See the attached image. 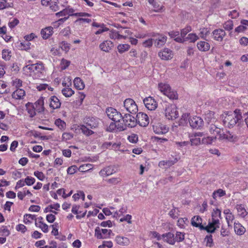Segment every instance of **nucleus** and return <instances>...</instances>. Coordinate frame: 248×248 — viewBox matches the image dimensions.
<instances>
[{
	"mask_svg": "<svg viewBox=\"0 0 248 248\" xmlns=\"http://www.w3.org/2000/svg\"><path fill=\"white\" fill-rule=\"evenodd\" d=\"M248 114V97H242L240 99L239 108L233 112H228L222 116V121L225 126L232 128L239 124L242 120V114Z\"/></svg>",
	"mask_w": 248,
	"mask_h": 248,
	"instance_id": "obj_1",
	"label": "nucleus"
},
{
	"mask_svg": "<svg viewBox=\"0 0 248 248\" xmlns=\"http://www.w3.org/2000/svg\"><path fill=\"white\" fill-rule=\"evenodd\" d=\"M22 71L25 75L37 79L45 75L46 68L42 62H39L26 65L23 67Z\"/></svg>",
	"mask_w": 248,
	"mask_h": 248,
	"instance_id": "obj_2",
	"label": "nucleus"
},
{
	"mask_svg": "<svg viewBox=\"0 0 248 248\" xmlns=\"http://www.w3.org/2000/svg\"><path fill=\"white\" fill-rule=\"evenodd\" d=\"M159 91L170 99H177L178 94L176 91L170 88L169 84L166 83H160L158 85Z\"/></svg>",
	"mask_w": 248,
	"mask_h": 248,
	"instance_id": "obj_3",
	"label": "nucleus"
},
{
	"mask_svg": "<svg viewBox=\"0 0 248 248\" xmlns=\"http://www.w3.org/2000/svg\"><path fill=\"white\" fill-rule=\"evenodd\" d=\"M165 115L168 120H173L178 117L179 113L177 107L174 104H166L165 109Z\"/></svg>",
	"mask_w": 248,
	"mask_h": 248,
	"instance_id": "obj_4",
	"label": "nucleus"
},
{
	"mask_svg": "<svg viewBox=\"0 0 248 248\" xmlns=\"http://www.w3.org/2000/svg\"><path fill=\"white\" fill-rule=\"evenodd\" d=\"M106 113L109 119L116 123H120L123 118L122 114L113 108H107Z\"/></svg>",
	"mask_w": 248,
	"mask_h": 248,
	"instance_id": "obj_5",
	"label": "nucleus"
},
{
	"mask_svg": "<svg viewBox=\"0 0 248 248\" xmlns=\"http://www.w3.org/2000/svg\"><path fill=\"white\" fill-rule=\"evenodd\" d=\"M124 107L127 112L131 114H136L138 110L137 104L131 98H127L124 101Z\"/></svg>",
	"mask_w": 248,
	"mask_h": 248,
	"instance_id": "obj_6",
	"label": "nucleus"
},
{
	"mask_svg": "<svg viewBox=\"0 0 248 248\" xmlns=\"http://www.w3.org/2000/svg\"><path fill=\"white\" fill-rule=\"evenodd\" d=\"M123 124L124 125L125 129L126 127H133L137 124V118L130 114H125L122 118Z\"/></svg>",
	"mask_w": 248,
	"mask_h": 248,
	"instance_id": "obj_7",
	"label": "nucleus"
},
{
	"mask_svg": "<svg viewBox=\"0 0 248 248\" xmlns=\"http://www.w3.org/2000/svg\"><path fill=\"white\" fill-rule=\"evenodd\" d=\"M204 136V133L201 132H195L189 135L190 143L191 146H198L202 144V138Z\"/></svg>",
	"mask_w": 248,
	"mask_h": 248,
	"instance_id": "obj_8",
	"label": "nucleus"
},
{
	"mask_svg": "<svg viewBox=\"0 0 248 248\" xmlns=\"http://www.w3.org/2000/svg\"><path fill=\"white\" fill-rule=\"evenodd\" d=\"M111 232L110 230L100 229L97 227L95 229L94 236L98 239H106L109 237Z\"/></svg>",
	"mask_w": 248,
	"mask_h": 248,
	"instance_id": "obj_9",
	"label": "nucleus"
},
{
	"mask_svg": "<svg viewBox=\"0 0 248 248\" xmlns=\"http://www.w3.org/2000/svg\"><path fill=\"white\" fill-rule=\"evenodd\" d=\"M218 136V137L217 138V139L220 141L232 142L235 141L236 139V137L235 136L228 131L225 132H221L220 131Z\"/></svg>",
	"mask_w": 248,
	"mask_h": 248,
	"instance_id": "obj_10",
	"label": "nucleus"
},
{
	"mask_svg": "<svg viewBox=\"0 0 248 248\" xmlns=\"http://www.w3.org/2000/svg\"><path fill=\"white\" fill-rule=\"evenodd\" d=\"M220 224L219 220L211 218L209 220L208 224L204 227V230H206L208 232L213 233L219 228Z\"/></svg>",
	"mask_w": 248,
	"mask_h": 248,
	"instance_id": "obj_11",
	"label": "nucleus"
},
{
	"mask_svg": "<svg viewBox=\"0 0 248 248\" xmlns=\"http://www.w3.org/2000/svg\"><path fill=\"white\" fill-rule=\"evenodd\" d=\"M137 122L140 125L145 127L149 124V118L148 115L142 112H139L136 116Z\"/></svg>",
	"mask_w": 248,
	"mask_h": 248,
	"instance_id": "obj_12",
	"label": "nucleus"
},
{
	"mask_svg": "<svg viewBox=\"0 0 248 248\" xmlns=\"http://www.w3.org/2000/svg\"><path fill=\"white\" fill-rule=\"evenodd\" d=\"M190 126L193 128L200 129L203 125V120L200 117L194 116L189 120Z\"/></svg>",
	"mask_w": 248,
	"mask_h": 248,
	"instance_id": "obj_13",
	"label": "nucleus"
},
{
	"mask_svg": "<svg viewBox=\"0 0 248 248\" xmlns=\"http://www.w3.org/2000/svg\"><path fill=\"white\" fill-rule=\"evenodd\" d=\"M58 0H42L41 4L45 6H49L50 9L55 12L59 10Z\"/></svg>",
	"mask_w": 248,
	"mask_h": 248,
	"instance_id": "obj_14",
	"label": "nucleus"
},
{
	"mask_svg": "<svg viewBox=\"0 0 248 248\" xmlns=\"http://www.w3.org/2000/svg\"><path fill=\"white\" fill-rule=\"evenodd\" d=\"M143 103L146 108L150 110H155L157 107V103L156 101L150 96L145 98L143 100Z\"/></svg>",
	"mask_w": 248,
	"mask_h": 248,
	"instance_id": "obj_15",
	"label": "nucleus"
},
{
	"mask_svg": "<svg viewBox=\"0 0 248 248\" xmlns=\"http://www.w3.org/2000/svg\"><path fill=\"white\" fill-rule=\"evenodd\" d=\"M153 130L157 134H165L169 131V127L162 123H157L153 125Z\"/></svg>",
	"mask_w": 248,
	"mask_h": 248,
	"instance_id": "obj_16",
	"label": "nucleus"
},
{
	"mask_svg": "<svg viewBox=\"0 0 248 248\" xmlns=\"http://www.w3.org/2000/svg\"><path fill=\"white\" fill-rule=\"evenodd\" d=\"M124 130V125L121 122L117 124L111 122L107 128V131L108 132L122 131Z\"/></svg>",
	"mask_w": 248,
	"mask_h": 248,
	"instance_id": "obj_17",
	"label": "nucleus"
},
{
	"mask_svg": "<svg viewBox=\"0 0 248 248\" xmlns=\"http://www.w3.org/2000/svg\"><path fill=\"white\" fill-rule=\"evenodd\" d=\"M116 172L115 167L112 166H107L102 169L99 172V174L102 177H106L111 175Z\"/></svg>",
	"mask_w": 248,
	"mask_h": 248,
	"instance_id": "obj_18",
	"label": "nucleus"
},
{
	"mask_svg": "<svg viewBox=\"0 0 248 248\" xmlns=\"http://www.w3.org/2000/svg\"><path fill=\"white\" fill-rule=\"evenodd\" d=\"M159 57L163 60H169L173 57V53L168 48H164L158 52Z\"/></svg>",
	"mask_w": 248,
	"mask_h": 248,
	"instance_id": "obj_19",
	"label": "nucleus"
},
{
	"mask_svg": "<svg viewBox=\"0 0 248 248\" xmlns=\"http://www.w3.org/2000/svg\"><path fill=\"white\" fill-rule=\"evenodd\" d=\"M228 227H232L233 221L234 219V216L229 209H225L223 211Z\"/></svg>",
	"mask_w": 248,
	"mask_h": 248,
	"instance_id": "obj_20",
	"label": "nucleus"
},
{
	"mask_svg": "<svg viewBox=\"0 0 248 248\" xmlns=\"http://www.w3.org/2000/svg\"><path fill=\"white\" fill-rule=\"evenodd\" d=\"M43 218L39 217L37 218L35 221V225L36 227L40 228L45 233H47L48 232V227L47 224L45 223L43 221Z\"/></svg>",
	"mask_w": 248,
	"mask_h": 248,
	"instance_id": "obj_21",
	"label": "nucleus"
},
{
	"mask_svg": "<svg viewBox=\"0 0 248 248\" xmlns=\"http://www.w3.org/2000/svg\"><path fill=\"white\" fill-rule=\"evenodd\" d=\"M87 126L91 129L97 127L99 124V119L94 117H88L85 120Z\"/></svg>",
	"mask_w": 248,
	"mask_h": 248,
	"instance_id": "obj_22",
	"label": "nucleus"
},
{
	"mask_svg": "<svg viewBox=\"0 0 248 248\" xmlns=\"http://www.w3.org/2000/svg\"><path fill=\"white\" fill-rule=\"evenodd\" d=\"M214 39L217 41H221L226 35L225 31L221 29H216L213 32Z\"/></svg>",
	"mask_w": 248,
	"mask_h": 248,
	"instance_id": "obj_23",
	"label": "nucleus"
},
{
	"mask_svg": "<svg viewBox=\"0 0 248 248\" xmlns=\"http://www.w3.org/2000/svg\"><path fill=\"white\" fill-rule=\"evenodd\" d=\"M116 243L122 246H127L130 243L129 239L122 235H117L115 238Z\"/></svg>",
	"mask_w": 248,
	"mask_h": 248,
	"instance_id": "obj_24",
	"label": "nucleus"
},
{
	"mask_svg": "<svg viewBox=\"0 0 248 248\" xmlns=\"http://www.w3.org/2000/svg\"><path fill=\"white\" fill-rule=\"evenodd\" d=\"M53 28L51 26L46 27L41 31V35L43 39L49 38L53 33Z\"/></svg>",
	"mask_w": 248,
	"mask_h": 248,
	"instance_id": "obj_25",
	"label": "nucleus"
},
{
	"mask_svg": "<svg viewBox=\"0 0 248 248\" xmlns=\"http://www.w3.org/2000/svg\"><path fill=\"white\" fill-rule=\"evenodd\" d=\"M113 43L109 40H105L99 45L100 49L104 52H108L113 47Z\"/></svg>",
	"mask_w": 248,
	"mask_h": 248,
	"instance_id": "obj_26",
	"label": "nucleus"
},
{
	"mask_svg": "<svg viewBox=\"0 0 248 248\" xmlns=\"http://www.w3.org/2000/svg\"><path fill=\"white\" fill-rule=\"evenodd\" d=\"M49 106L52 109H57L60 108L61 102L60 99L56 96H51L49 99Z\"/></svg>",
	"mask_w": 248,
	"mask_h": 248,
	"instance_id": "obj_27",
	"label": "nucleus"
},
{
	"mask_svg": "<svg viewBox=\"0 0 248 248\" xmlns=\"http://www.w3.org/2000/svg\"><path fill=\"white\" fill-rule=\"evenodd\" d=\"M202 218L199 216H196L191 219V224L193 226L199 228L200 230H204V227L202 225Z\"/></svg>",
	"mask_w": 248,
	"mask_h": 248,
	"instance_id": "obj_28",
	"label": "nucleus"
},
{
	"mask_svg": "<svg viewBox=\"0 0 248 248\" xmlns=\"http://www.w3.org/2000/svg\"><path fill=\"white\" fill-rule=\"evenodd\" d=\"M217 139V136H205L204 134L202 139V144L207 145H211L215 142Z\"/></svg>",
	"mask_w": 248,
	"mask_h": 248,
	"instance_id": "obj_29",
	"label": "nucleus"
},
{
	"mask_svg": "<svg viewBox=\"0 0 248 248\" xmlns=\"http://www.w3.org/2000/svg\"><path fill=\"white\" fill-rule=\"evenodd\" d=\"M162 237L164 241L172 245H174L176 242L174 234L171 232L162 234Z\"/></svg>",
	"mask_w": 248,
	"mask_h": 248,
	"instance_id": "obj_30",
	"label": "nucleus"
},
{
	"mask_svg": "<svg viewBox=\"0 0 248 248\" xmlns=\"http://www.w3.org/2000/svg\"><path fill=\"white\" fill-rule=\"evenodd\" d=\"M26 110L31 117L35 116L39 111H36V108L33 105V103L28 102L26 104Z\"/></svg>",
	"mask_w": 248,
	"mask_h": 248,
	"instance_id": "obj_31",
	"label": "nucleus"
},
{
	"mask_svg": "<svg viewBox=\"0 0 248 248\" xmlns=\"http://www.w3.org/2000/svg\"><path fill=\"white\" fill-rule=\"evenodd\" d=\"M198 49L202 52H205L208 51L210 48V44L205 41H201L198 42L197 44Z\"/></svg>",
	"mask_w": 248,
	"mask_h": 248,
	"instance_id": "obj_32",
	"label": "nucleus"
},
{
	"mask_svg": "<svg viewBox=\"0 0 248 248\" xmlns=\"http://www.w3.org/2000/svg\"><path fill=\"white\" fill-rule=\"evenodd\" d=\"M33 106L36 108V111H39V113L44 110V101L43 97H40L34 103Z\"/></svg>",
	"mask_w": 248,
	"mask_h": 248,
	"instance_id": "obj_33",
	"label": "nucleus"
},
{
	"mask_svg": "<svg viewBox=\"0 0 248 248\" xmlns=\"http://www.w3.org/2000/svg\"><path fill=\"white\" fill-rule=\"evenodd\" d=\"M25 95V92L21 89H17L14 91L12 94V97L15 99L20 100L24 98Z\"/></svg>",
	"mask_w": 248,
	"mask_h": 248,
	"instance_id": "obj_34",
	"label": "nucleus"
},
{
	"mask_svg": "<svg viewBox=\"0 0 248 248\" xmlns=\"http://www.w3.org/2000/svg\"><path fill=\"white\" fill-rule=\"evenodd\" d=\"M234 230L235 233L238 235H241L246 232L245 228L239 222L234 223Z\"/></svg>",
	"mask_w": 248,
	"mask_h": 248,
	"instance_id": "obj_35",
	"label": "nucleus"
},
{
	"mask_svg": "<svg viewBox=\"0 0 248 248\" xmlns=\"http://www.w3.org/2000/svg\"><path fill=\"white\" fill-rule=\"evenodd\" d=\"M62 84L63 86L66 87V83L62 82ZM62 94L66 97H69L74 94V91L69 87H65L63 88L62 90Z\"/></svg>",
	"mask_w": 248,
	"mask_h": 248,
	"instance_id": "obj_36",
	"label": "nucleus"
},
{
	"mask_svg": "<svg viewBox=\"0 0 248 248\" xmlns=\"http://www.w3.org/2000/svg\"><path fill=\"white\" fill-rule=\"evenodd\" d=\"M36 219L35 215L28 214L24 215L23 222L26 224H31L33 220L36 221Z\"/></svg>",
	"mask_w": 248,
	"mask_h": 248,
	"instance_id": "obj_37",
	"label": "nucleus"
},
{
	"mask_svg": "<svg viewBox=\"0 0 248 248\" xmlns=\"http://www.w3.org/2000/svg\"><path fill=\"white\" fill-rule=\"evenodd\" d=\"M205 120L208 123L214 122L216 120L215 113L212 111L209 110L205 113Z\"/></svg>",
	"mask_w": 248,
	"mask_h": 248,
	"instance_id": "obj_38",
	"label": "nucleus"
},
{
	"mask_svg": "<svg viewBox=\"0 0 248 248\" xmlns=\"http://www.w3.org/2000/svg\"><path fill=\"white\" fill-rule=\"evenodd\" d=\"M74 84L75 88L79 90H83L85 87L84 82L79 78H76L74 79Z\"/></svg>",
	"mask_w": 248,
	"mask_h": 248,
	"instance_id": "obj_39",
	"label": "nucleus"
},
{
	"mask_svg": "<svg viewBox=\"0 0 248 248\" xmlns=\"http://www.w3.org/2000/svg\"><path fill=\"white\" fill-rule=\"evenodd\" d=\"M166 40V37L158 34L155 41V44L157 47H160L165 43Z\"/></svg>",
	"mask_w": 248,
	"mask_h": 248,
	"instance_id": "obj_40",
	"label": "nucleus"
},
{
	"mask_svg": "<svg viewBox=\"0 0 248 248\" xmlns=\"http://www.w3.org/2000/svg\"><path fill=\"white\" fill-rule=\"evenodd\" d=\"M175 161L173 160H162L160 161L158 163V166L160 168H168L170 166H172L174 163Z\"/></svg>",
	"mask_w": 248,
	"mask_h": 248,
	"instance_id": "obj_41",
	"label": "nucleus"
},
{
	"mask_svg": "<svg viewBox=\"0 0 248 248\" xmlns=\"http://www.w3.org/2000/svg\"><path fill=\"white\" fill-rule=\"evenodd\" d=\"M236 208L238 215L242 217H245L248 214L245 207L242 204H238L236 206Z\"/></svg>",
	"mask_w": 248,
	"mask_h": 248,
	"instance_id": "obj_42",
	"label": "nucleus"
},
{
	"mask_svg": "<svg viewBox=\"0 0 248 248\" xmlns=\"http://www.w3.org/2000/svg\"><path fill=\"white\" fill-rule=\"evenodd\" d=\"M130 46L127 44H119L117 46V49L119 53L122 54L130 49Z\"/></svg>",
	"mask_w": 248,
	"mask_h": 248,
	"instance_id": "obj_43",
	"label": "nucleus"
},
{
	"mask_svg": "<svg viewBox=\"0 0 248 248\" xmlns=\"http://www.w3.org/2000/svg\"><path fill=\"white\" fill-rule=\"evenodd\" d=\"M79 130H81L82 133H83L84 135L89 136L91 135L93 133V132L90 130L89 127L85 126L84 125H80L78 126Z\"/></svg>",
	"mask_w": 248,
	"mask_h": 248,
	"instance_id": "obj_44",
	"label": "nucleus"
},
{
	"mask_svg": "<svg viewBox=\"0 0 248 248\" xmlns=\"http://www.w3.org/2000/svg\"><path fill=\"white\" fill-rule=\"evenodd\" d=\"M148 2L153 7V11L159 12L161 11L162 7L156 2L155 0H148Z\"/></svg>",
	"mask_w": 248,
	"mask_h": 248,
	"instance_id": "obj_45",
	"label": "nucleus"
},
{
	"mask_svg": "<svg viewBox=\"0 0 248 248\" xmlns=\"http://www.w3.org/2000/svg\"><path fill=\"white\" fill-rule=\"evenodd\" d=\"M212 217L211 218H214L215 219H222L221 217V212L220 210L218 208H215L213 210L212 212Z\"/></svg>",
	"mask_w": 248,
	"mask_h": 248,
	"instance_id": "obj_46",
	"label": "nucleus"
},
{
	"mask_svg": "<svg viewBox=\"0 0 248 248\" xmlns=\"http://www.w3.org/2000/svg\"><path fill=\"white\" fill-rule=\"evenodd\" d=\"M226 195V192L222 189H218L214 191L212 194V197L216 199L218 197H222Z\"/></svg>",
	"mask_w": 248,
	"mask_h": 248,
	"instance_id": "obj_47",
	"label": "nucleus"
},
{
	"mask_svg": "<svg viewBox=\"0 0 248 248\" xmlns=\"http://www.w3.org/2000/svg\"><path fill=\"white\" fill-rule=\"evenodd\" d=\"M209 33L210 31L208 28H201L199 30V37L202 39H205Z\"/></svg>",
	"mask_w": 248,
	"mask_h": 248,
	"instance_id": "obj_48",
	"label": "nucleus"
},
{
	"mask_svg": "<svg viewBox=\"0 0 248 248\" xmlns=\"http://www.w3.org/2000/svg\"><path fill=\"white\" fill-rule=\"evenodd\" d=\"M54 124L61 130H64L66 126L65 122L60 118L57 119Z\"/></svg>",
	"mask_w": 248,
	"mask_h": 248,
	"instance_id": "obj_49",
	"label": "nucleus"
},
{
	"mask_svg": "<svg viewBox=\"0 0 248 248\" xmlns=\"http://www.w3.org/2000/svg\"><path fill=\"white\" fill-rule=\"evenodd\" d=\"M93 165L91 164H85L79 166L78 170L81 172H86L92 170Z\"/></svg>",
	"mask_w": 248,
	"mask_h": 248,
	"instance_id": "obj_50",
	"label": "nucleus"
},
{
	"mask_svg": "<svg viewBox=\"0 0 248 248\" xmlns=\"http://www.w3.org/2000/svg\"><path fill=\"white\" fill-rule=\"evenodd\" d=\"M199 36L196 33H191L187 35V36L185 38V40L189 41L190 42L194 43L199 39Z\"/></svg>",
	"mask_w": 248,
	"mask_h": 248,
	"instance_id": "obj_51",
	"label": "nucleus"
},
{
	"mask_svg": "<svg viewBox=\"0 0 248 248\" xmlns=\"http://www.w3.org/2000/svg\"><path fill=\"white\" fill-rule=\"evenodd\" d=\"M126 208L122 207L118 211H114L113 213V217L115 218H118L121 217L123 214L126 212Z\"/></svg>",
	"mask_w": 248,
	"mask_h": 248,
	"instance_id": "obj_52",
	"label": "nucleus"
},
{
	"mask_svg": "<svg viewBox=\"0 0 248 248\" xmlns=\"http://www.w3.org/2000/svg\"><path fill=\"white\" fill-rule=\"evenodd\" d=\"M209 131L211 134L214 135H218L219 133L220 132V129L218 127H217L216 125L211 124L209 128Z\"/></svg>",
	"mask_w": 248,
	"mask_h": 248,
	"instance_id": "obj_53",
	"label": "nucleus"
},
{
	"mask_svg": "<svg viewBox=\"0 0 248 248\" xmlns=\"http://www.w3.org/2000/svg\"><path fill=\"white\" fill-rule=\"evenodd\" d=\"M73 198L75 201L81 199L83 201L85 200V194L82 191H78L77 193L74 194L73 196Z\"/></svg>",
	"mask_w": 248,
	"mask_h": 248,
	"instance_id": "obj_54",
	"label": "nucleus"
},
{
	"mask_svg": "<svg viewBox=\"0 0 248 248\" xmlns=\"http://www.w3.org/2000/svg\"><path fill=\"white\" fill-rule=\"evenodd\" d=\"M191 117H189V114L184 113L182 115V117L180 120V124L182 125L187 124V122H189Z\"/></svg>",
	"mask_w": 248,
	"mask_h": 248,
	"instance_id": "obj_55",
	"label": "nucleus"
},
{
	"mask_svg": "<svg viewBox=\"0 0 248 248\" xmlns=\"http://www.w3.org/2000/svg\"><path fill=\"white\" fill-rule=\"evenodd\" d=\"M11 52L9 49H3L2 51V58L6 60H9L11 57Z\"/></svg>",
	"mask_w": 248,
	"mask_h": 248,
	"instance_id": "obj_56",
	"label": "nucleus"
},
{
	"mask_svg": "<svg viewBox=\"0 0 248 248\" xmlns=\"http://www.w3.org/2000/svg\"><path fill=\"white\" fill-rule=\"evenodd\" d=\"M31 43L27 41L20 43L19 48L21 50H28L31 48Z\"/></svg>",
	"mask_w": 248,
	"mask_h": 248,
	"instance_id": "obj_57",
	"label": "nucleus"
},
{
	"mask_svg": "<svg viewBox=\"0 0 248 248\" xmlns=\"http://www.w3.org/2000/svg\"><path fill=\"white\" fill-rule=\"evenodd\" d=\"M0 234L4 237H7L10 234L9 230L5 226H2L0 228Z\"/></svg>",
	"mask_w": 248,
	"mask_h": 248,
	"instance_id": "obj_58",
	"label": "nucleus"
},
{
	"mask_svg": "<svg viewBox=\"0 0 248 248\" xmlns=\"http://www.w3.org/2000/svg\"><path fill=\"white\" fill-rule=\"evenodd\" d=\"M233 23L232 20H229L225 22L223 24L224 28L227 31H230L232 29Z\"/></svg>",
	"mask_w": 248,
	"mask_h": 248,
	"instance_id": "obj_59",
	"label": "nucleus"
},
{
	"mask_svg": "<svg viewBox=\"0 0 248 248\" xmlns=\"http://www.w3.org/2000/svg\"><path fill=\"white\" fill-rule=\"evenodd\" d=\"M175 239L176 241L177 242H182L185 239V233L180 232H177L175 234Z\"/></svg>",
	"mask_w": 248,
	"mask_h": 248,
	"instance_id": "obj_60",
	"label": "nucleus"
},
{
	"mask_svg": "<svg viewBox=\"0 0 248 248\" xmlns=\"http://www.w3.org/2000/svg\"><path fill=\"white\" fill-rule=\"evenodd\" d=\"M187 221V219L186 217L180 218L177 221V225L180 228H184L185 227V225L186 224Z\"/></svg>",
	"mask_w": 248,
	"mask_h": 248,
	"instance_id": "obj_61",
	"label": "nucleus"
},
{
	"mask_svg": "<svg viewBox=\"0 0 248 248\" xmlns=\"http://www.w3.org/2000/svg\"><path fill=\"white\" fill-rule=\"evenodd\" d=\"M121 179L117 177H113L107 180L108 183L112 185H116L120 183Z\"/></svg>",
	"mask_w": 248,
	"mask_h": 248,
	"instance_id": "obj_62",
	"label": "nucleus"
},
{
	"mask_svg": "<svg viewBox=\"0 0 248 248\" xmlns=\"http://www.w3.org/2000/svg\"><path fill=\"white\" fill-rule=\"evenodd\" d=\"M25 184L27 186H32L35 182V179L32 177L27 176L25 179Z\"/></svg>",
	"mask_w": 248,
	"mask_h": 248,
	"instance_id": "obj_63",
	"label": "nucleus"
},
{
	"mask_svg": "<svg viewBox=\"0 0 248 248\" xmlns=\"http://www.w3.org/2000/svg\"><path fill=\"white\" fill-rule=\"evenodd\" d=\"M127 139L129 142L135 143L138 140V135L135 134H132L128 136L127 137Z\"/></svg>",
	"mask_w": 248,
	"mask_h": 248,
	"instance_id": "obj_64",
	"label": "nucleus"
}]
</instances>
